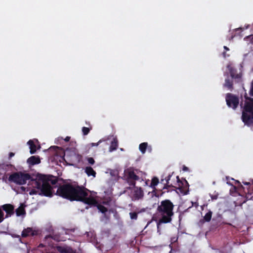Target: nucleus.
<instances>
[{"label":"nucleus","instance_id":"obj_5","mask_svg":"<svg viewBox=\"0 0 253 253\" xmlns=\"http://www.w3.org/2000/svg\"><path fill=\"white\" fill-rule=\"evenodd\" d=\"M31 175L29 173L22 172H16L10 174L8 177L9 181L18 185H24L28 180L30 179Z\"/></svg>","mask_w":253,"mask_h":253},{"label":"nucleus","instance_id":"obj_4","mask_svg":"<svg viewBox=\"0 0 253 253\" xmlns=\"http://www.w3.org/2000/svg\"><path fill=\"white\" fill-rule=\"evenodd\" d=\"M32 184L35 188L37 189L39 194L46 197L52 196V188L49 183H46L43 180H39V177L35 180H32Z\"/></svg>","mask_w":253,"mask_h":253},{"label":"nucleus","instance_id":"obj_17","mask_svg":"<svg viewBox=\"0 0 253 253\" xmlns=\"http://www.w3.org/2000/svg\"><path fill=\"white\" fill-rule=\"evenodd\" d=\"M62 234H65V235H69L70 237H74L73 234V233H74V232L75 231V228H70V229H67V228H62Z\"/></svg>","mask_w":253,"mask_h":253},{"label":"nucleus","instance_id":"obj_34","mask_svg":"<svg viewBox=\"0 0 253 253\" xmlns=\"http://www.w3.org/2000/svg\"><path fill=\"white\" fill-rule=\"evenodd\" d=\"M39 190L37 189H33L32 190H31V191L30 192V195H34V194H39Z\"/></svg>","mask_w":253,"mask_h":253},{"label":"nucleus","instance_id":"obj_22","mask_svg":"<svg viewBox=\"0 0 253 253\" xmlns=\"http://www.w3.org/2000/svg\"><path fill=\"white\" fill-rule=\"evenodd\" d=\"M253 194V188H251L249 187V189H248V192L246 193V200H245L243 202V203H245L246 202L247 200H251L252 199V194Z\"/></svg>","mask_w":253,"mask_h":253},{"label":"nucleus","instance_id":"obj_46","mask_svg":"<svg viewBox=\"0 0 253 253\" xmlns=\"http://www.w3.org/2000/svg\"><path fill=\"white\" fill-rule=\"evenodd\" d=\"M224 49H225V50H229V48H228V47H227V46H224Z\"/></svg>","mask_w":253,"mask_h":253},{"label":"nucleus","instance_id":"obj_27","mask_svg":"<svg viewBox=\"0 0 253 253\" xmlns=\"http://www.w3.org/2000/svg\"><path fill=\"white\" fill-rule=\"evenodd\" d=\"M212 212L211 211H209L204 216V219L206 222H209L211 221Z\"/></svg>","mask_w":253,"mask_h":253},{"label":"nucleus","instance_id":"obj_7","mask_svg":"<svg viewBox=\"0 0 253 253\" xmlns=\"http://www.w3.org/2000/svg\"><path fill=\"white\" fill-rule=\"evenodd\" d=\"M227 105L228 107L235 110L239 104V98L236 95L231 93H228L225 97Z\"/></svg>","mask_w":253,"mask_h":253},{"label":"nucleus","instance_id":"obj_31","mask_svg":"<svg viewBox=\"0 0 253 253\" xmlns=\"http://www.w3.org/2000/svg\"><path fill=\"white\" fill-rule=\"evenodd\" d=\"M102 141L103 140L101 139V140H99L98 142L97 143H89L88 145V146L89 147V148L94 147V146H98L99 145V144L102 142Z\"/></svg>","mask_w":253,"mask_h":253},{"label":"nucleus","instance_id":"obj_26","mask_svg":"<svg viewBox=\"0 0 253 253\" xmlns=\"http://www.w3.org/2000/svg\"><path fill=\"white\" fill-rule=\"evenodd\" d=\"M58 251L61 253H72L73 252L71 249H67L61 247L58 248Z\"/></svg>","mask_w":253,"mask_h":253},{"label":"nucleus","instance_id":"obj_18","mask_svg":"<svg viewBox=\"0 0 253 253\" xmlns=\"http://www.w3.org/2000/svg\"><path fill=\"white\" fill-rule=\"evenodd\" d=\"M85 172L88 176H92L95 177L96 172L91 167H86L85 169Z\"/></svg>","mask_w":253,"mask_h":253},{"label":"nucleus","instance_id":"obj_39","mask_svg":"<svg viewBox=\"0 0 253 253\" xmlns=\"http://www.w3.org/2000/svg\"><path fill=\"white\" fill-rule=\"evenodd\" d=\"M165 181H166L165 179H161V183L162 184H164V185L165 186V184H166V183L165 182Z\"/></svg>","mask_w":253,"mask_h":253},{"label":"nucleus","instance_id":"obj_43","mask_svg":"<svg viewBox=\"0 0 253 253\" xmlns=\"http://www.w3.org/2000/svg\"><path fill=\"white\" fill-rule=\"evenodd\" d=\"M109 201H106H106H104V202H103V204H105V205H109Z\"/></svg>","mask_w":253,"mask_h":253},{"label":"nucleus","instance_id":"obj_36","mask_svg":"<svg viewBox=\"0 0 253 253\" xmlns=\"http://www.w3.org/2000/svg\"><path fill=\"white\" fill-rule=\"evenodd\" d=\"M12 237H13V238H18L19 239V240L20 241H21V238H20V236L19 235H17V234H12Z\"/></svg>","mask_w":253,"mask_h":253},{"label":"nucleus","instance_id":"obj_24","mask_svg":"<svg viewBox=\"0 0 253 253\" xmlns=\"http://www.w3.org/2000/svg\"><path fill=\"white\" fill-rule=\"evenodd\" d=\"M159 180L157 177H154L151 180L150 187L153 189H155L156 186L158 184Z\"/></svg>","mask_w":253,"mask_h":253},{"label":"nucleus","instance_id":"obj_10","mask_svg":"<svg viewBox=\"0 0 253 253\" xmlns=\"http://www.w3.org/2000/svg\"><path fill=\"white\" fill-rule=\"evenodd\" d=\"M39 234L38 230L33 229L32 227H27L24 229L22 232L21 237L26 238L29 236H34L38 235Z\"/></svg>","mask_w":253,"mask_h":253},{"label":"nucleus","instance_id":"obj_8","mask_svg":"<svg viewBox=\"0 0 253 253\" xmlns=\"http://www.w3.org/2000/svg\"><path fill=\"white\" fill-rule=\"evenodd\" d=\"M64 157L70 161H73L81 157L78 153L77 150L75 148H67L64 151Z\"/></svg>","mask_w":253,"mask_h":253},{"label":"nucleus","instance_id":"obj_19","mask_svg":"<svg viewBox=\"0 0 253 253\" xmlns=\"http://www.w3.org/2000/svg\"><path fill=\"white\" fill-rule=\"evenodd\" d=\"M28 144L30 147V152L31 154H34L36 152V145L33 140H30L28 142Z\"/></svg>","mask_w":253,"mask_h":253},{"label":"nucleus","instance_id":"obj_47","mask_svg":"<svg viewBox=\"0 0 253 253\" xmlns=\"http://www.w3.org/2000/svg\"><path fill=\"white\" fill-rule=\"evenodd\" d=\"M176 178H177V181H180V179H179V176H177Z\"/></svg>","mask_w":253,"mask_h":253},{"label":"nucleus","instance_id":"obj_11","mask_svg":"<svg viewBox=\"0 0 253 253\" xmlns=\"http://www.w3.org/2000/svg\"><path fill=\"white\" fill-rule=\"evenodd\" d=\"M1 207L2 210L6 213V217H8V216H10L11 215L13 214L14 208L13 205L9 204H4Z\"/></svg>","mask_w":253,"mask_h":253},{"label":"nucleus","instance_id":"obj_21","mask_svg":"<svg viewBox=\"0 0 253 253\" xmlns=\"http://www.w3.org/2000/svg\"><path fill=\"white\" fill-rule=\"evenodd\" d=\"M89 205L96 206L97 209H98V210L100 212H101L102 213H105L108 211L106 207H105L104 206H103L101 204H98L97 202V203L95 205Z\"/></svg>","mask_w":253,"mask_h":253},{"label":"nucleus","instance_id":"obj_16","mask_svg":"<svg viewBox=\"0 0 253 253\" xmlns=\"http://www.w3.org/2000/svg\"><path fill=\"white\" fill-rule=\"evenodd\" d=\"M118 147V141L117 138H114L111 141L110 146L109 147V151L112 152L116 150Z\"/></svg>","mask_w":253,"mask_h":253},{"label":"nucleus","instance_id":"obj_30","mask_svg":"<svg viewBox=\"0 0 253 253\" xmlns=\"http://www.w3.org/2000/svg\"><path fill=\"white\" fill-rule=\"evenodd\" d=\"M129 215L131 219L136 220L138 216V213L136 212H130Z\"/></svg>","mask_w":253,"mask_h":253},{"label":"nucleus","instance_id":"obj_25","mask_svg":"<svg viewBox=\"0 0 253 253\" xmlns=\"http://www.w3.org/2000/svg\"><path fill=\"white\" fill-rule=\"evenodd\" d=\"M171 177V174H169L167 177H166L165 179L166 180V184L163 187V189H168L169 187H172V185L171 184H169V181L170 179V178Z\"/></svg>","mask_w":253,"mask_h":253},{"label":"nucleus","instance_id":"obj_33","mask_svg":"<svg viewBox=\"0 0 253 253\" xmlns=\"http://www.w3.org/2000/svg\"><path fill=\"white\" fill-rule=\"evenodd\" d=\"M249 94L251 96H253V79L251 83V88L249 91Z\"/></svg>","mask_w":253,"mask_h":253},{"label":"nucleus","instance_id":"obj_37","mask_svg":"<svg viewBox=\"0 0 253 253\" xmlns=\"http://www.w3.org/2000/svg\"><path fill=\"white\" fill-rule=\"evenodd\" d=\"M218 198V195H212L211 196V198L212 200H216Z\"/></svg>","mask_w":253,"mask_h":253},{"label":"nucleus","instance_id":"obj_32","mask_svg":"<svg viewBox=\"0 0 253 253\" xmlns=\"http://www.w3.org/2000/svg\"><path fill=\"white\" fill-rule=\"evenodd\" d=\"M86 160H87V162L91 165H93L95 163V161H94V159L92 157L87 158Z\"/></svg>","mask_w":253,"mask_h":253},{"label":"nucleus","instance_id":"obj_20","mask_svg":"<svg viewBox=\"0 0 253 253\" xmlns=\"http://www.w3.org/2000/svg\"><path fill=\"white\" fill-rule=\"evenodd\" d=\"M225 87H227L230 90H232L233 88V81L229 79H226L225 80V83L224 84Z\"/></svg>","mask_w":253,"mask_h":253},{"label":"nucleus","instance_id":"obj_1","mask_svg":"<svg viewBox=\"0 0 253 253\" xmlns=\"http://www.w3.org/2000/svg\"><path fill=\"white\" fill-rule=\"evenodd\" d=\"M88 191L83 186L66 183L58 187L56 194L71 201H81L87 205L96 204L97 200L91 195L88 196Z\"/></svg>","mask_w":253,"mask_h":253},{"label":"nucleus","instance_id":"obj_6","mask_svg":"<svg viewBox=\"0 0 253 253\" xmlns=\"http://www.w3.org/2000/svg\"><path fill=\"white\" fill-rule=\"evenodd\" d=\"M125 180L131 186L135 187L136 181L139 180V177L136 174L133 169L129 168L125 170Z\"/></svg>","mask_w":253,"mask_h":253},{"label":"nucleus","instance_id":"obj_38","mask_svg":"<svg viewBox=\"0 0 253 253\" xmlns=\"http://www.w3.org/2000/svg\"><path fill=\"white\" fill-rule=\"evenodd\" d=\"M183 171H186L189 170V168L185 166H183L182 168Z\"/></svg>","mask_w":253,"mask_h":253},{"label":"nucleus","instance_id":"obj_23","mask_svg":"<svg viewBox=\"0 0 253 253\" xmlns=\"http://www.w3.org/2000/svg\"><path fill=\"white\" fill-rule=\"evenodd\" d=\"M147 147L148 143L147 142H143L140 144L139 146V149L142 153L144 154L146 152Z\"/></svg>","mask_w":253,"mask_h":253},{"label":"nucleus","instance_id":"obj_14","mask_svg":"<svg viewBox=\"0 0 253 253\" xmlns=\"http://www.w3.org/2000/svg\"><path fill=\"white\" fill-rule=\"evenodd\" d=\"M227 68L232 79H239L240 78L239 75L237 74V71L234 68L232 67L230 65H228Z\"/></svg>","mask_w":253,"mask_h":253},{"label":"nucleus","instance_id":"obj_28","mask_svg":"<svg viewBox=\"0 0 253 253\" xmlns=\"http://www.w3.org/2000/svg\"><path fill=\"white\" fill-rule=\"evenodd\" d=\"M179 190L180 192L183 195H187L189 192L188 187H180L179 188Z\"/></svg>","mask_w":253,"mask_h":253},{"label":"nucleus","instance_id":"obj_40","mask_svg":"<svg viewBox=\"0 0 253 253\" xmlns=\"http://www.w3.org/2000/svg\"><path fill=\"white\" fill-rule=\"evenodd\" d=\"M14 156V153H13V152H10L9 153V158H12Z\"/></svg>","mask_w":253,"mask_h":253},{"label":"nucleus","instance_id":"obj_3","mask_svg":"<svg viewBox=\"0 0 253 253\" xmlns=\"http://www.w3.org/2000/svg\"><path fill=\"white\" fill-rule=\"evenodd\" d=\"M244 97V104L243 101L240 103V106L243 108L242 119L245 124L253 126V98L249 97L247 93Z\"/></svg>","mask_w":253,"mask_h":253},{"label":"nucleus","instance_id":"obj_15","mask_svg":"<svg viewBox=\"0 0 253 253\" xmlns=\"http://www.w3.org/2000/svg\"><path fill=\"white\" fill-rule=\"evenodd\" d=\"M25 207V206L23 204H21L20 206L16 210L15 212L17 216L26 214Z\"/></svg>","mask_w":253,"mask_h":253},{"label":"nucleus","instance_id":"obj_42","mask_svg":"<svg viewBox=\"0 0 253 253\" xmlns=\"http://www.w3.org/2000/svg\"><path fill=\"white\" fill-rule=\"evenodd\" d=\"M70 137L69 136H67L65 138V141H66V142H68L70 140Z\"/></svg>","mask_w":253,"mask_h":253},{"label":"nucleus","instance_id":"obj_41","mask_svg":"<svg viewBox=\"0 0 253 253\" xmlns=\"http://www.w3.org/2000/svg\"><path fill=\"white\" fill-rule=\"evenodd\" d=\"M50 149L53 148V149H54L55 150H56V149H58L59 148V147H58V146H54L50 147Z\"/></svg>","mask_w":253,"mask_h":253},{"label":"nucleus","instance_id":"obj_45","mask_svg":"<svg viewBox=\"0 0 253 253\" xmlns=\"http://www.w3.org/2000/svg\"><path fill=\"white\" fill-rule=\"evenodd\" d=\"M222 54H223V57H224V58H226V52H225V51H224V52H223L222 53Z\"/></svg>","mask_w":253,"mask_h":253},{"label":"nucleus","instance_id":"obj_35","mask_svg":"<svg viewBox=\"0 0 253 253\" xmlns=\"http://www.w3.org/2000/svg\"><path fill=\"white\" fill-rule=\"evenodd\" d=\"M4 213L2 210L0 209V223L4 219Z\"/></svg>","mask_w":253,"mask_h":253},{"label":"nucleus","instance_id":"obj_29","mask_svg":"<svg viewBox=\"0 0 253 253\" xmlns=\"http://www.w3.org/2000/svg\"><path fill=\"white\" fill-rule=\"evenodd\" d=\"M91 129V128H89L88 127H84V126L83 127L82 132H83V134L84 135H87L89 133Z\"/></svg>","mask_w":253,"mask_h":253},{"label":"nucleus","instance_id":"obj_13","mask_svg":"<svg viewBox=\"0 0 253 253\" xmlns=\"http://www.w3.org/2000/svg\"><path fill=\"white\" fill-rule=\"evenodd\" d=\"M27 163L30 165L33 166L36 164H40L41 163V160L39 157L33 156L28 159Z\"/></svg>","mask_w":253,"mask_h":253},{"label":"nucleus","instance_id":"obj_2","mask_svg":"<svg viewBox=\"0 0 253 253\" xmlns=\"http://www.w3.org/2000/svg\"><path fill=\"white\" fill-rule=\"evenodd\" d=\"M174 205L169 200L166 199L160 202L157 209V222L158 232H160V226L162 224L170 223L174 215Z\"/></svg>","mask_w":253,"mask_h":253},{"label":"nucleus","instance_id":"obj_44","mask_svg":"<svg viewBox=\"0 0 253 253\" xmlns=\"http://www.w3.org/2000/svg\"><path fill=\"white\" fill-rule=\"evenodd\" d=\"M243 183L245 185H250V182H243Z\"/></svg>","mask_w":253,"mask_h":253},{"label":"nucleus","instance_id":"obj_9","mask_svg":"<svg viewBox=\"0 0 253 253\" xmlns=\"http://www.w3.org/2000/svg\"><path fill=\"white\" fill-rule=\"evenodd\" d=\"M38 177H39V180H43L46 183H50L52 185H55L58 181L57 177L52 175H45L43 174H38Z\"/></svg>","mask_w":253,"mask_h":253},{"label":"nucleus","instance_id":"obj_12","mask_svg":"<svg viewBox=\"0 0 253 253\" xmlns=\"http://www.w3.org/2000/svg\"><path fill=\"white\" fill-rule=\"evenodd\" d=\"M135 187L133 197L135 200H139L143 198L144 196L143 191L141 187Z\"/></svg>","mask_w":253,"mask_h":253}]
</instances>
